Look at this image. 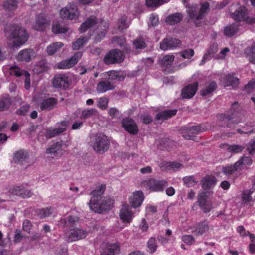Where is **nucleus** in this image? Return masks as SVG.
<instances>
[{"label":"nucleus","mask_w":255,"mask_h":255,"mask_svg":"<svg viewBox=\"0 0 255 255\" xmlns=\"http://www.w3.org/2000/svg\"><path fill=\"white\" fill-rule=\"evenodd\" d=\"M252 163V160L250 157H243L238 161L232 166H229L223 168V172L225 174L234 173L235 171L240 169V166L243 164L250 165Z\"/></svg>","instance_id":"obj_7"},{"label":"nucleus","mask_w":255,"mask_h":255,"mask_svg":"<svg viewBox=\"0 0 255 255\" xmlns=\"http://www.w3.org/2000/svg\"><path fill=\"white\" fill-rule=\"evenodd\" d=\"M67 31V28L62 27L58 22L53 23L52 25V31L55 34L65 33Z\"/></svg>","instance_id":"obj_47"},{"label":"nucleus","mask_w":255,"mask_h":255,"mask_svg":"<svg viewBox=\"0 0 255 255\" xmlns=\"http://www.w3.org/2000/svg\"><path fill=\"white\" fill-rule=\"evenodd\" d=\"M49 67L46 61L45 60H42L39 61L34 66L33 71L37 74H40L47 71Z\"/></svg>","instance_id":"obj_35"},{"label":"nucleus","mask_w":255,"mask_h":255,"mask_svg":"<svg viewBox=\"0 0 255 255\" xmlns=\"http://www.w3.org/2000/svg\"><path fill=\"white\" fill-rule=\"evenodd\" d=\"M108 79L110 81L117 80L122 81L124 80L126 74L124 72H120L112 70L107 72Z\"/></svg>","instance_id":"obj_32"},{"label":"nucleus","mask_w":255,"mask_h":255,"mask_svg":"<svg viewBox=\"0 0 255 255\" xmlns=\"http://www.w3.org/2000/svg\"><path fill=\"white\" fill-rule=\"evenodd\" d=\"M114 88L115 86L110 81H102L97 84L96 90L98 93H103Z\"/></svg>","instance_id":"obj_31"},{"label":"nucleus","mask_w":255,"mask_h":255,"mask_svg":"<svg viewBox=\"0 0 255 255\" xmlns=\"http://www.w3.org/2000/svg\"><path fill=\"white\" fill-rule=\"evenodd\" d=\"M182 240L186 244L191 245L194 244L195 239L191 235H184L182 237Z\"/></svg>","instance_id":"obj_59"},{"label":"nucleus","mask_w":255,"mask_h":255,"mask_svg":"<svg viewBox=\"0 0 255 255\" xmlns=\"http://www.w3.org/2000/svg\"><path fill=\"white\" fill-rule=\"evenodd\" d=\"M109 100L105 97L100 98L98 102V106L101 109H106L107 108Z\"/></svg>","instance_id":"obj_60"},{"label":"nucleus","mask_w":255,"mask_h":255,"mask_svg":"<svg viewBox=\"0 0 255 255\" xmlns=\"http://www.w3.org/2000/svg\"><path fill=\"white\" fill-rule=\"evenodd\" d=\"M10 74L14 75L16 77H20L24 76L25 77V89H28L30 86V74L28 72L24 70H20L17 66H13L10 68Z\"/></svg>","instance_id":"obj_17"},{"label":"nucleus","mask_w":255,"mask_h":255,"mask_svg":"<svg viewBox=\"0 0 255 255\" xmlns=\"http://www.w3.org/2000/svg\"><path fill=\"white\" fill-rule=\"evenodd\" d=\"M239 30V25L236 23H233L227 25L224 27V33L229 37H231L235 35Z\"/></svg>","instance_id":"obj_34"},{"label":"nucleus","mask_w":255,"mask_h":255,"mask_svg":"<svg viewBox=\"0 0 255 255\" xmlns=\"http://www.w3.org/2000/svg\"><path fill=\"white\" fill-rule=\"evenodd\" d=\"M3 7L4 9L7 10H12L16 9L17 7V0H6L3 4Z\"/></svg>","instance_id":"obj_39"},{"label":"nucleus","mask_w":255,"mask_h":255,"mask_svg":"<svg viewBox=\"0 0 255 255\" xmlns=\"http://www.w3.org/2000/svg\"><path fill=\"white\" fill-rule=\"evenodd\" d=\"M119 216L123 223H130L132 221L133 213L128 205L124 204L120 211Z\"/></svg>","instance_id":"obj_15"},{"label":"nucleus","mask_w":255,"mask_h":255,"mask_svg":"<svg viewBox=\"0 0 255 255\" xmlns=\"http://www.w3.org/2000/svg\"><path fill=\"white\" fill-rule=\"evenodd\" d=\"M187 12L191 19H195L194 23L196 27H199L201 25L200 22H197L198 20L202 19V18H199V11L198 10V7L195 5H192L191 6H188Z\"/></svg>","instance_id":"obj_27"},{"label":"nucleus","mask_w":255,"mask_h":255,"mask_svg":"<svg viewBox=\"0 0 255 255\" xmlns=\"http://www.w3.org/2000/svg\"><path fill=\"white\" fill-rule=\"evenodd\" d=\"M82 55L80 52H76L70 59L63 60L58 63V67L60 69H66L73 67L78 62Z\"/></svg>","instance_id":"obj_13"},{"label":"nucleus","mask_w":255,"mask_h":255,"mask_svg":"<svg viewBox=\"0 0 255 255\" xmlns=\"http://www.w3.org/2000/svg\"><path fill=\"white\" fill-rule=\"evenodd\" d=\"M176 110H166L157 113L155 117L157 121L167 120L176 114Z\"/></svg>","instance_id":"obj_33"},{"label":"nucleus","mask_w":255,"mask_h":255,"mask_svg":"<svg viewBox=\"0 0 255 255\" xmlns=\"http://www.w3.org/2000/svg\"><path fill=\"white\" fill-rule=\"evenodd\" d=\"M247 10L245 7H240L234 13H231V17L235 21L240 22L242 20L252 24L255 22V17H249L247 16Z\"/></svg>","instance_id":"obj_6"},{"label":"nucleus","mask_w":255,"mask_h":255,"mask_svg":"<svg viewBox=\"0 0 255 255\" xmlns=\"http://www.w3.org/2000/svg\"><path fill=\"white\" fill-rule=\"evenodd\" d=\"M120 252V246L118 243L107 244L105 249L100 251L101 255H116Z\"/></svg>","instance_id":"obj_24"},{"label":"nucleus","mask_w":255,"mask_h":255,"mask_svg":"<svg viewBox=\"0 0 255 255\" xmlns=\"http://www.w3.org/2000/svg\"><path fill=\"white\" fill-rule=\"evenodd\" d=\"M209 8V4L208 2H205L201 4V8L199 10V18H203L204 15L206 13L207 10Z\"/></svg>","instance_id":"obj_58"},{"label":"nucleus","mask_w":255,"mask_h":255,"mask_svg":"<svg viewBox=\"0 0 255 255\" xmlns=\"http://www.w3.org/2000/svg\"><path fill=\"white\" fill-rule=\"evenodd\" d=\"M192 232L196 235H202L209 229V223L205 220L199 222L191 227Z\"/></svg>","instance_id":"obj_18"},{"label":"nucleus","mask_w":255,"mask_h":255,"mask_svg":"<svg viewBox=\"0 0 255 255\" xmlns=\"http://www.w3.org/2000/svg\"><path fill=\"white\" fill-rule=\"evenodd\" d=\"M63 144V141H61L53 144L51 147L47 149L46 152L48 154L55 153L60 150Z\"/></svg>","instance_id":"obj_53"},{"label":"nucleus","mask_w":255,"mask_h":255,"mask_svg":"<svg viewBox=\"0 0 255 255\" xmlns=\"http://www.w3.org/2000/svg\"><path fill=\"white\" fill-rule=\"evenodd\" d=\"M79 217L77 216L70 215L68 216L67 219V227L70 229L74 228L77 223L79 221Z\"/></svg>","instance_id":"obj_50"},{"label":"nucleus","mask_w":255,"mask_h":255,"mask_svg":"<svg viewBox=\"0 0 255 255\" xmlns=\"http://www.w3.org/2000/svg\"><path fill=\"white\" fill-rule=\"evenodd\" d=\"M207 198V194L205 191L199 192L197 196V202L199 206L205 213L210 212L212 209V204L208 202Z\"/></svg>","instance_id":"obj_8"},{"label":"nucleus","mask_w":255,"mask_h":255,"mask_svg":"<svg viewBox=\"0 0 255 255\" xmlns=\"http://www.w3.org/2000/svg\"><path fill=\"white\" fill-rule=\"evenodd\" d=\"M29 109V105L26 104L17 110L16 113L20 115H25Z\"/></svg>","instance_id":"obj_63"},{"label":"nucleus","mask_w":255,"mask_h":255,"mask_svg":"<svg viewBox=\"0 0 255 255\" xmlns=\"http://www.w3.org/2000/svg\"><path fill=\"white\" fill-rule=\"evenodd\" d=\"M143 187H145L153 192H163L168 185V182L165 180H158L151 178L148 180L143 181L141 183Z\"/></svg>","instance_id":"obj_4"},{"label":"nucleus","mask_w":255,"mask_h":255,"mask_svg":"<svg viewBox=\"0 0 255 255\" xmlns=\"http://www.w3.org/2000/svg\"><path fill=\"white\" fill-rule=\"evenodd\" d=\"M127 27V17L123 16L118 20V28L120 31H122Z\"/></svg>","instance_id":"obj_57"},{"label":"nucleus","mask_w":255,"mask_h":255,"mask_svg":"<svg viewBox=\"0 0 255 255\" xmlns=\"http://www.w3.org/2000/svg\"><path fill=\"white\" fill-rule=\"evenodd\" d=\"M8 192L11 195L20 196L23 198H24V197L26 196V194H24L25 193H21L20 192V186H14L12 187H10L8 189Z\"/></svg>","instance_id":"obj_45"},{"label":"nucleus","mask_w":255,"mask_h":255,"mask_svg":"<svg viewBox=\"0 0 255 255\" xmlns=\"http://www.w3.org/2000/svg\"><path fill=\"white\" fill-rule=\"evenodd\" d=\"M4 33L9 40H13L12 47L17 48L25 43L28 38L27 31L16 24L6 25Z\"/></svg>","instance_id":"obj_2"},{"label":"nucleus","mask_w":255,"mask_h":255,"mask_svg":"<svg viewBox=\"0 0 255 255\" xmlns=\"http://www.w3.org/2000/svg\"><path fill=\"white\" fill-rule=\"evenodd\" d=\"M163 166L168 169H172L175 170L182 167V164L177 162H164Z\"/></svg>","instance_id":"obj_48"},{"label":"nucleus","mask_w":255,"mask_h":255,"mask_svg":"<svg viewBox=\"0 0 255 255\" xmlns=\"http://www.w3.org/2000/svg\"><path fill=\"white\" fill-rule=\"evenodd\" d=\"M100 19L99 20L95 16H91L81 25L80 31L81 33H83L88 29L92 28L98 24H100Z\"/></svg>","instance_id":"obj_22"},{"label":"nucleus","mask_w":255,"mask_h":255,"mask_svg":"<svg viewBox=\"0 0 255 255\" xmlns=\"http://www.w3.org/2000/svg\"><path fill=\"white\" fill-rule=\"evenodd\" d=\"M223 146H226L227 148V149L229 151L231 152L234 153H238L241 152L244 148V146L238 145H233L229 146L227 144H224L222 145Z\"/></svg>","instance_id":"obj_51"},{"label":"nucleus","mask_w":255,"mask_h":255,"mask_svg":"<svg viewBox=\"0 0 255 255\" xmlns=\"http://www.w3.org/2000/svg\"><path fill=\"white\" fill-rule=\"evenodd\" d=\"M198 82H194L185 86L181 91L182 98L183 99H190L193 97L198 89Z\"/></svg>","instance_id":"obj_19"},{"label":"nucleus","mask_w":255,"mask_h":255,"mask_svg":"<svg viewBox=\"0 0 255 255\" xmlns=\"http://www.w3.org/2000/svg\"><path fill=\"white\" fill-rule=\"evenodd\" d=\"M180 131L183 134V137L187 140H194L195 135L198 134L201 131V128L199 126L183 127L180 129Z\"/></svg>","instance_id":"obj_9"},{"label":"nucleus","mask_w":255,"mask_h":255,"mask_svg":"<svg viewBox=\"0 0 255 255\" xmlns=\"http://www.w3.org/2000/svg\"><path fill=\"white\" fill-rule=\"evenodd\" d=\"M201 182L202 188L206 190L213 188L216 185L217 180L215 176H205Z\"/></svg>","instance_id":"obj_26"},{"label":"nucleus","mask_w":255,"mask_h":255,"mask_svg":"<svg viewBox=\"0 0 255 255\" xmlns=\"http://www.w3.org/2000/svg\"><path fill=\"white\" fill-rule=\"evenodd\" d=\"M144 197L143 193L141 191H136L129 198L130 203L133 208L138 207L142 203Z\"/></svg>","instance_id":"obj_21"},{"label":"nucleus","mask_w":255,"mask_h":255,"mask_svg":"<svg viewBox=\"0 0 255 255\" xmlns=\"http://www.w3.org/2000/svg\"><path fill=\"white\" fill-rule=\"evenodd\" d=\"M109 145L110 143L107 136L101 134H97L95 135L92 147L95 152L103 154L109 149Z\"/></svg>","instance_id":"obj_3"},{"label":"nucleus","mask_w":255,"mask_h":255,"mask_svg":"<svg viewBox=\"0 0 255 255\" xmlns=\"http://www.w3.org/2000/svg\"><path fill=\"white\" fill-rule=\"evenodd\" d=\"M217 85L215 82L212 81L209 83L208 86L205 89L201 91V95L205 96L208 94L212 93L215 90Z\"/></svg>","instance_id":"obj_43"},{"label":"nucleus","mask_w":255,"mask_h":255,"mask_svg":"<svg viewBox=\"0 0 255 255\" xmlns=\"http://www.w3.org/2000/svg\"><path fill=\"white\" fill-rule=\"evenodd\" d=\"M88 41L86 37H81L73 43L72 47L74 50H78Z\"/></svg>","instance_id":"obj_44"},{"label":"nucleus","mask_w":255,"mask_h":255,"mask_svg":"<svg viewBox=\"0 0 255 255\" xmlns=\"http://www.w3.org/2000/svg\"><path fill=\"white\" fill-rule=\"evenodd\" d=\"M63 46V44L61 42H55L49 45L47 47V53L49 55H53L54 54L56 51L62 47Z\"/></svg>","instance_id":"obj_46"},{"label":"nucleus","mask_w":255,"mask_h":255,"mask_svg":"<svg viewBox=\"0 0 255 255\" xmlns=\"http://www.w3.org/2000/svg\"><path fill=\"white\" fill-rule=\"evenodd\" d=\"M184 185L188 187H192L197 184L199 180L194 176H184L183 178Z\"/></svg>","instance_id":"obj_42"},{"label":"nucleus","mask_w":255,"mask_h":255,"mask_svg":"<svg viewBox=\"0 0 255 255\" xmlns=\"http://www.w3.org/2000/svg\"><path fill=\"white\" fill-rule=\"evenodd\" d=\"M68 77L65 75H56L53 80V86L56 88L66 89L69 86Z\"/></svg>","instance_id":"obj_14"},{"label":"nucleus","mask_w":255,"mask_h":255,"mask_svg":"<svg viewBox=\"0 0 255 255\" xmlns=\"http://www.w3.org/2000/svg\"><path fill=\"white\" fill-rule=\"evenodd\" d=\"M168 0H146V4L148 7H157L166 2Z\"/></svg>","instance_id":"obj_52"},{"label":"nucleus","mask_w":255,"mask_h":255,"mask_svg":"<svg viewBox=\"0 0 255 255\" xmlns=\"http://www.w3.org/2000/svg\"><path fill=\"white\" fill-rule=\"evenodd\" d=\"M29 158V154L26 151L20 150L14 154L13 161L16 164H22Z\"/></svg>","instance_id":"obj_25"},{"label":"nucleus","mask_w":255,"mask_h":255,"mask_svg":"<svg viewBox=\"0 0 255 255\" xmlns=\"http://www.w3.org/2000/svg\"><path fill=\"white\" fill-rule=\"evenodd\" d=\"M180 53L183 58L189 59L194 55V51L192 49H187L182 51Z\"/></svg>","instance_id":"obj_61"},{"label":"nucleus","mask_w":255,"mask_h":255,"mask_svg":"<svg viewBox=\"0 0 255 255\" xmlns=\"http://www.w3.org/2000/svg\"><path fill=\"white\" fill-rule=\"evenodd\" d=\"M60 14L62 19L72 20L78 17L79 12L76 7L73 5L69 7L62 8L60 11Z\"/></svg>","instance_id":"obj_10"},{"label":"nucleus","mask_w":255,"mask_h":255,"mask_svg":"<svg viewBox=\"0 0 255 255\" xmlns=\"http://www.w3.org/2000/svg\"><path fill=\"white\" fill-rule=\"evenodd\" d=\"M255 88V80L253 79L251 80L247 84L245 85L243 88V90L247 93H250L253 92Z\"/></svg>","instance_id":"obj_54"},{"label":"nucleus","mask_w":255,"mask_h":255,"mask_svg":"<svg viewBox=\"0 0 255 255\" xmlns=\"http://www.w3.org/2000/svg\"><path fill=\"white\" fill-rule=\"evenodd\" d=\"M70 230L72 231L68 237V241L69 242L77 241L85 238L86 236L87 232L85 230L79 228L70 229Z\"/></svg>","instance_id":"obj_23"},{"label":"nucleus","mask_w":255,"mask_h":255,"mask_svg":"<svg viewBox=\"0 0 255 255\" xmlns=\"http://www.w3.org/2000/svg\"><path fill=\"white\" fill-rule=\"evenodd\" d=\"M34 52L33 49H26L21 50L17 56V59L19 61H25L29 62L34 56Z\"/></svg>","instance_id":"obj_29"},{"label":"nucleus","mask_w":255,"mask_h":255,"mask_svg":"<svg viewBox=\"0 0 255 255\" xmlns=\"http://www.w3.org/2000/svg\"><path fill=\"white\" fill-rule=\"evenodd\" d=\"M66 130L65 128H60L54 129H49L46 130L45 136L47 139L52 138Z\"/></svg>","instance_id":"obj_37"},{"label":"nucleus","mask_w":255,"mask_h":255,"mask_svg":"<svg viewBox=\"0 0 255 255\" xmlns=\"http://www.w3.org/2000/svg\"><path fill=\"white\" fill-rule=\"evenodd\" d=\"M174 59V56L173 55H165L159 61V63L161 66L167 67L172 64Z\"/></svg>","instance_id":"obj_38"},{"label":"nucleus","mask_w":255,"mask_h":255,"mask_svg":"<svg viewBox=\"0 0 255 255\" xmlns=\"http://www.w3.org/2000/svg\"><path fill=\"white\" fill-rule=\"evenodd\" d=\"M122 127L130 134L136 135L138 132L137 126L132 119H124L122 121Z\"/></svg>","instance_id":"obj_11"},{"label":"nucleus","mask_w":255,"mask_h":255,"mask_svg":"<svg viewBox=\"0 0 255 255\" xmlns=\"http://www.w3.org/2000/svg\"><path fill=\"white\" fill-rule=\"evenodd\" d=\"M32 223L28 220H25L23 222V230L28 233H29L32 228Z\"/></svg>","instance_id":"obj_64"},{"label":"nucleus","mask_w":255,"mask_h":255,"mask_svg":"<svg viewBox=\"0 0 255 255\" xmlns=\"http://www.w3.org/2000/svg\"><path fill=\"white\" fill-rule=\"evenodd\" d=\"M96 112V110L94 109L83 110L82 112L81 117L83 119H86L90 116L94 114Z\"/></svg>","instance_id":"obj_62"},{"label":"nucleus","mask_w":255,"mask_h":255,"mask_svg":"<svg viewBox=\"0 0 255 255\" xmlns=\"http://www.w3.org/2000/svg\"><path fill=\"white\" fill-rule=\"evenodd\" d=\"M106 189L105 184H101L97 186L96 189L91 192L92 195L89 205L90 209L93 211L102 213L104 211L110 210L113 207L114 200L109 197H105L101 202L102 195Z\"/></svg>","instance_id":"obj_1"},{"label":"nucleus","mask_w":255,"mask_h":255,"mask_svg":"<svg viewBox=\"0 0 255 255\" xmlns=\"http://www.w3.org/2000/svg\"><path fill=\"white\" fill-rule=\"evenodd\" d=\"M11 104L10 98L2 97L0 100V111H3L7 110Z\"/></svg>","instance_id":"obj_41"},{"label":"nucleus","mask_w":255,"mask_h":255,"mask_svg":"<svg viewBox=\"0 0 255 255\" xmlns=\"http://www.w3.org/2000/svg\"><path fill=\"white\" fill-rule=\"evenodd\" d=\"M181 44V41L176 38L167 37L164 39L160 44V48L161 50H166L177 47Z\"/></svg>","instance_id":"obj_16"},{"label":"nucleus","mask_w":255,"mask_h":255,"mask_svg":"<svg viewBox=\"0 0 255 255\" xmlns=\"http://www.w3.org/2000/svg\"><path fill=\"white\" fill-rule=\"evenodd\" d=\"M239 84V80L238 78L234 77L232 75H227L225 79L224 86H231L233 88H236Z\"/></svg>","instance_id":"obj_36"},{"label":"nucleus","mask_w":255,"mask_h":255,"mask_svg":"<svg viewBox=\"0 0 255 255\" xmlns=\"http://www.w3.org/2000/svg\"><path fill=\"white\" fill-rule=\"evenodd\" d=\"M54 210L52 207H47L40 210L38 213V216L41 218L49 216L53 212Z\"/></svg>","instance_id":"obj_49"},{"label":"nucleus","mask_w":255,"mask_h":255,"mask_svg":"<svg viewBox=\"0 0 255 255\" xmlns=\"http://www.w3.org/2000/svg\"><path fill=\"white\" fill-rule=\"evenodd\" d=\"M108 28L109 23L107 22H104L103 19H100V25L98 26V31L96 32V35L95 36L94 41L95 42H99L104 38Z\"/></svg>","instance_id":"obj_20"},{"label":"nucleus","mask_w":255,"mask_h":255,"mask_svg":"<svg viewBox=\"0 0 255 255\" xmlns=\"http://www.w3.org/2000/svg\"><path fill=\"white\" fill-rule=\"evenodd\" d=\"M133 44L136 49H142L146 47L145 42L141 38H137L134 40Z\"/></svg>","instance_id":"obj_56"},{"label":"nucleus","mask_w":255,"mask_h":255,"mask_svg":"<svg viewBox=\"0 0 255 255\" xmlns=\"http://www.w3.org/2000/svg\"><path fill=\"white\" fill-rule=\"evenodd\" d=\"M50 25V21L45 16L39 14L36 16L35 24L32 27L34 30L43 31Z\"/></svg>","instance_id":"obj_12"},{"label":"nucleus","mask_w":255,"mask_h":255,"mask_svg":"<svg viewBox=\"0 0 255 255\" xmlns=\"http://www.w3.org/2000/svg\"><path fill=\"white\" fill-rule=\"evenodd\" d=\"M125 58L123 52L118 49L110 50L105 55L103 61L107 64H115L122 62Z\"/></svg>","instance_id":"obj_5"},{"label":"nucleus","mask_w":255,"mask_h":255,"mask_svg":"<svg viewBox=\"0 0 255 255\" xmlns=\"http://www.w3.org/2000/svg\"><path fill=\"white\" fill-rule=\"evenodd\" d=\"M183 19V15L180 13H175L167 17L165 22L167 25H173L180 23Z\"/></svg>","instance_id":"obj_30"},{"label":"nucleus","mask_w":255,"mask_h":255,"mask_svg":"<svg viewBox=\"0 0 255 255\" xmlns=\"http://www.w3.org/2000/svg\"><path fill=\"white\" fill-rule=\"evenodd\" d=\"M253 192L254 190L253 189V188L249 190H244L243 191L242 198L245 203L251 200V195Z\"/></svg>","instance_id":"obj_55"},{"label":"nucleus","mask_w":255,"mask_h":255,"mask_svg":"<svg viewBox=\"0 0 255 255\" xmlns=\"http://www.w3.org/2000/svg\"><path fill=\"white\" fill-rule=\"evenodd\" d=\"M148 251L150 254H153L156 251L157 244L156 239L154 237L150 238L147 243Z\"/></svg>","instance_id":"obj_40"},{"label":"nucleus","mask_w":255,"mask_h":255,"mask_svg":"<svg viewBox=\"0 0 255 255\" xmlns=\"http://www.w3.org/2000/svg\"><path fill=\"white\" fill-rule=\"evenodd\" d=\"M57 104V100L54 98H49L43 100L40 104L41 110H50Z\"/></svg>","instance_id":"obj_28"}]
</instances>
